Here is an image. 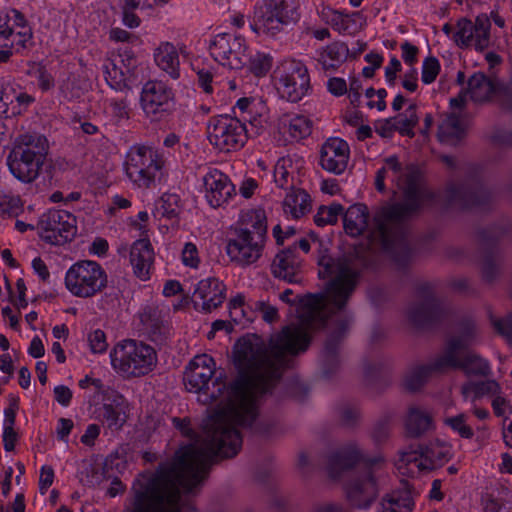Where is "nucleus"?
Wrapping results in <instances>:
<instances>
[{
	"label": "nucleus",
	"instance_id": "6",
	"mask_svg": "<svg viewBox=\"0 0 512 512\" xmlns=\"http://www.w3.org/2000/svg\"><path fill=\"white\" fill-rule=\"evenodd\" d=\"M164 159L151 146L133 145L128 150L124 169L128 179L138 188L149 189L162 175Z\"/></svg>",
	"mask_w": 512,
	"mask_h": 512
},
{
	"label": "nucleus",
	"instance_id": "17",
	"mask_svg": "<svg viewBox=\"0 0 512 512\" xmlns=\"http://www.w3.org/2000/svg\"><path fill=\"white\" fill-rule=\"evenodd\" d=\"M350 148L346 141L334 137L324 142L320 151L321 167L333 174H342L348 165Z\"/></svg>",
	"mask_w": 512,
	"mask_h": 512
},
{
	"label": "nucleus",
	"instance_id": "46",
	"mask_svg": "<svg viewBox=\"0 0 512 512\" xmlns=\"http://www.w3.org/2000/svg\"><path fill=\"white\" fill-rule=\"evenodd\" d=\"M22 201L18 196L3 195L0 196V216L16 217L22 211Z\"/></svg>",
	"mask_w": 512,
	"mask_h": 512
},
{
	"label": "nucleus",
	"instance_id": "29",
	"mask_svg": "<svg viewBox=\"0 0 512 512\" xmlns=\"http://www.w3.org/2000/svg\"><path fill=\"white\" fill-rule=\"evenodd\" d=\"M438 355L428 364L412 367L404 376L405 389L414 392L421 389L427 381L437 373H443L446 369L437 368Z\"/></svg>",
	"mask_w": 512,
	"mask_h": 512
},
{
	"label": "nucleus",
	"instance_id": "44",
	"mask_svg": "<svg viewBox=\"0 0 512 512\" xmlns=\"http://www.w3.org/2000/svg\"><path fill=\"white\" fill-rule=\"evenodd\" d=\"M19 23H23V14L18 10L13 9L0 16V43L9 39L13 29Z\"/></svg>",
	"mask_w": 512,
	"mask_h": 512
},
{
	"label": "nucleus",
	"instance_id": "63",
	"mask_svg": "<svg viewBox=\"0 0 512 512\" xmlns=\"http://www.w3.org/2000/svg\"><path fill=\"white\" fill-rule=\"evenodd\" d=\"M255 309L258 310L261 313L262 318L269 323H272L278 319V311L276 307L263 302L259 301L255 304Z\"/></svg>",
	"mask_w": 512,
	"mask_h": 512
},
{
	"label": "nucleus",
	"instance_id": "60",
	"mask_svg": "<svg viewBox=\"0 0 512 512\" xmlns=\"http://www.w3.org/2000/svg\"><path fill=\"white\" fill-rule=\"evenodd\" d=\"M33 73L41 90L47 91L54 86L52 75L43 66H35Z\"/></svg>",
	"mask_w": 512,
	"mask_h": 512
},
{
	"label": "nucleus",
	"instance_id": "34",
	"mask_svg": "<svg viewBox=\"0 0 512 512\" xmlns=\"http://www.w3.org/2000/svg\"><path fill=\"white\" fill-rule=\"evenodd\" d=\"M465 134V127L459 116L452 113L442 120L438 127V139L440 142L455 145Z\"/></svg>",
	"mask_w": 512,
	"mask_h": 512
},
{
	"label": "nucleus",
	"instance_id": "8",
	"mask_svg": "<svg viewBox=\"0 0 512 512\" xmlns=\"http://www.w3.org/2000/svg\"><path fill=\"white\" fill-rule=\"evenodd\" d=\"M108 276L102 266L91 260L74 263L66 272L65 287L75 297L91 298L102 292Z\"/></svg>",
	"mask_w": 512,
	"mask_h": 512
},
{
	"label": "nucleus",
	"instance_id": "62",
	"mask_svg": "<svg viewBox=\"0 0 512 512\" xmlns=\"http://www.w3.org/2000/svg\"><path fill=\"white\" fill-rule=\"evenodd\" d=\"M476 385L478 398H481L485 395H491L495 397L500 392V386L494 380L478 382Z\"/></svg>",
	"mask_w": 512,
	"mask_h": 512
},
{
	"label": "nucleus",
	"instance_id": "12",
	"mask_svg": "<svg viewBox=\"0 0 512 512\" xmlns=\"http://www.w3.org/2000/svg\"><path fill=\"white\" fill-rule=\"evenodd\" d=\"M264 245L261 230L251 233L247 229H235L234 236L227 242L226 253L231 262L247 267L260 259Z\"/></svg>",
	"mask_w": 512,
	"mask_h": 512
},
{
	"label": "nucleus",
	"instance_id": "56",
	"mask_svg": "<svg viewBox=\"0 0 512 512\" xmlns=\"http://www.w3.org/2000/svg\"><path fill=\"white\" fill-rule=\"evenodd\" d=\"M254 105V101L250 98H241L237 101L235 109L239 111L242 122L246 121L254 125V122L257 120L255 117H252Z\"/></svg>",
	"mask_w": 512,
	"mask_h": 512
},
{
	"label": "nucleus",
	"instance_id": "2",
	"mask_svg": "<svg viewBox=\"0 0 512 512\" xmlns=\"http://www.w3.org/2000/svg\"><path fill=\"white\" fill-rule=\"evenodd\" d=\"M385 167L387 172L393 173V179L404 194L402 203L385 206L377 211L370 228L372 240L388 250L403 236L406 220L419 210L423 195L419 186L420 175L415 167L403 169L396 156L386 158Z\"/></svg>",
	"mask_w": 512,
	"mask_h": 512
},
{
	"label": "nucleus",
	"instance_id": "53",
	"mask_svg": "<svg viewBox=\"0 0 512 512\" xmlns=\"http://www.w3.org/2000/svg\"><path fill=\"white\" fill-rule=\"evenodd\" d=\"M440 71L439 61L435 57H428L423 61L421 80L425 84L435 81Z\"/></svg>",
	"mask_w": 512,
	"mask_h": 512
},
{
	"label": "nucleus",
	"instance_id": "28",
	"mask_svg": "<svg viewBox=\"0 0 512 512\" xmlns=\"http://www.w3.org/2000/svg\"><path fill=\"white\" fill-rule=\"evenodd\" d=\"M404 426L410 437H420L434 429L433 416L426 409L412 406L407 411Z\"/></svg>",
	"mask_w": 512,
	"mask_h": 512
},
{
	"label": "nucleus",
	"instance_id": "45",
	"mask_svg": "<svg viewBox=\"0 0 512 512\" xmlns=\"http://www.w3.org/2000/svg\"><path fill=\"white\" fill-rule=\"evenodd\" d=\"M142 322L151 329L153 333H165L168 330L167 321L162 310L150 308L142 315Z\"/></svg>",
	"mask_w": 512,
	"mask_h": 512
},
{
	"label": "nucleus",
	"instance_id": "57",
	"mask_svg": "<svg viewBox=\"0 0 512 512\" xmlns=\"http://www.w3.org/2000/svg\"><path fill=\"white\" fill-rule=\"evenodd\" d=\"M337 347L338 341L336 338L332 337L327 340L322 353V362L324 366L331 365L332 367H335L337 365Z\"/></svg>",
	"mask_w": 512,
	"mask_h": 512
},
{
	"label": "nucleus",
	"instance_id": "30",
	"mask_svg": "<svg viewBox=\"0 0 512 512\" xmlns=\"http://www.w3.org/2000/svg\"><path fill=\"white\" fill-rule=\"evenodd\" d=\"M349 48L343 42H333L317 51V61L325 71H336L348 58Z\"/></svg>",
	"mask_w": 512,
	"mask_h": 512
},
{
	"label": "nucleus",
	"instance_id": "19",
	"mask_svg": "<svg viewBox=\"0 0 512 512\" xmlns=\"http://www.w3.org/2000/svg\"><path fill=\"white\" fill-rule=\"evenodd\" d=\"M496 92V85L492 79L483 73H474L467 83V88L460 94L450 100L452 107H462L469 97L475 103H484L489 101Z\"/></svg>",
	"mask_w": 512,
	"mask_h": 512
},
{
	"label": "nucleus",
	"instance_id": "50",
	"mask_svg": "<svg viewBox=\"0 0 512 512\" xmlns=\"http://www.w3.org/2000/svg\"><path fill=\"white\" fill-rule=\"evenodd\" d=\"M356 15L357 13L346 15L339 12H333L331 16V25L339 33L351 34L355 30L353 29V26L355 25L353 17Z\"/></svg>",
	"mask_w": 512,
	"mask_h": 512
},
{
	"label": "nucleus",
	"instance_id": "1",
	"mask_svg": "<svg viewBox=\"0 0 512 512\" xmlns=\"http://www.w3.org/2000/svg\"><path fill=\"white\" fill-rule=\"evenodd\" d=\"M320 278H328L325 291L300 299L297 320L270 338L267 345L257 335H249L234 346L239 376L230 386L216 378L215 362L207 354L195 356L184 373L189 392L202 393L204 404L218 402V409L204 423L200 439L177 451L175 459L156 473L141 474L133 483V512H189L193 506L188 495L206 478L217 457L238 454L242 437L238 426L252 427L262 397L270 392L287 364V357L304 352L311 334L337 315L338 332L343 333L353 317L347 304L358 284L359 272L350 259H322Z\"/></svg>",
	"mask_w": 512,
	"mask_h": 512
},
{
	"label": "nucleus",
	"instance_id": "4",
	"mask_svg": "<svg viewBox=\"0 0 512 512\" xmlns=\"http://www.w3.org/2000/svg\"><path fill=\"white\" fill-rule=\"evenodd\" d=\"M48 152L47 139L38 134L19 135L7 157L10 172L18 180L30 183L41 170Z\"/></svg>",
	"mask_w": 512,
	"mask_h": 512
},
{
	"label": "nucleus",
	"instance_id": "25",
	"mask_svg": "<svg viewBox=\"0 0 512 512\" xmlns=\"http://www.w3.org/2000/svg\"><path fill=\"white\" fill-rule=\"evenodd\" d=\"M362 455L355 444H348L333 450L327 457V471L332 478H337L341 473L351 469Z\"/></svg>",
	"mask_w": 512,
	"mask_h": 512
},
{
	"label": "nucleus",
	"instance_id": "18",
	"mask_svg": "<svg viewBox=\"0 0 512 512\" xmlns=\"http://www.w3.org/2000/svg\"><path fill=\"white\" fill-rule=\"evenodd\" d=\"M225 292V285L216 278L199 281L192 296L195 309L211 312L223 303Z\"/></svg>",
	"mask_w": 512,
	"mask_h": 512
},
{
	"label": "nucleus",
	"instance_id": "51",
	"mask_svg": "<svg viewBox=\"0 0 512 512\" xmlns=\"http://www.w3.org/2000/svg\"><path fill=\"white\" fill-rule=\"evenodd\" d=\"M18 88V85L10 82L5 83L0 88V108L3 110V114L11 110L13 104H15V100L17 99L16 92Z\"/></svg>",
	"mask_w": 512,
	"mask_h": 512
},
{
	"label": "nucleus",
	"instance_id": "3",
	"mask_svg": "<svg viewBox=\"0 0 512 512\" xmlns=\"http://www.w3.org/2000/svg\"><path fill=\"white\" fill-rule=\"evenodd\" d=\"M478 327L474 320L462 321L456 332L445 343L442 352L438 355L437 368L461 369L467 375L487 376L490 366L487 360L466 350L477 342Z\"/></svg>",
	"mask_w": 512,
	"mask_h": 512
},
{
	"label": "nucleus",
	"instance_id": "26",
	"mask_svg": "<svg viewBox=\"0 0 512 512\" xmlns=\"http://www.w3.org/2000/svg\"><path fill=\"white\" fill-rule=\"evenodd\" d=\"M154 262V251L147 239H139L130 250V263L134 274L141 280H147Z\"/></svg>",
	"mask_w": 512,
	"mask_h": 512
},
{
	"label": "nucleus",
	"instance_id": "55",
	"mask_svg": "<svg viewBox=\"0 0 512 512\" xmlns=\"http://www.w3.org/2000/svg\"><path fill=\"white\" fill-rule=\"evenodd\" d=\"M182 263L190 268H198L200 256L196 245L192 242L185 243L181 253Z\"/></svg>",
	"mask_w": 512,
	"mask_h": 512
},
{
	"label": "nucleus",
	"instance_id": "15",
	"mask_svg": "<svg viewBox=\"0 0 512 512\" xmlns=\"http://www.w3.org/2000/svg\"><path fill=\"white\" fill-rule=\"evenodd\" d=\"M141 107L152 120H159L173 106V93L166 84L160 81H148L141 91Z\"/></svg>",
	"mask_w": 512,
	"mask_h": 512
},
{
	"label": "nucleus",
	"instance_id": "48",
	"mask_svg": "<svg viewBox=\"0 0 512 512\" xmlns=\"http://www.w3.org/2000/svg\"><path fill=\"white\" fill-rule=\"evenodd\" d=\"M501 259L493 256H487L484 258L481 266L482 278L486 282H493L501 273Z\"/></svg>",
	"mask_w": 512,
	"mask_h": 512
},
{
	"label": "nucleus",
	"instance_id": "39",
	"mask_svg": "<svg viewBox=\"0 0 512 512\" xmlns=\"http://www.w3.org/2000/svg\"><path fill=\"white\" fill-rule=\"evenodd\" d=\"M242 221L244 226L240 227L239 229H247L251 233L261 230L263 232V240H266L267 222L264 210H249L243 216Z\"/></svg>",
	"mask_w": 512,
	"mask_h": 512
},
{
	"label": "nucleus",
	"instance_id": "7",
	"mask_svg": "<svg viewBox=\"0 0 512 512\" xmlns=\"http://www.w3.org/2000/svg\"><path fill=\"white\" fill-rule=\"evenodd\" d=\"M384 460L376 457L365 461L346 486V496L350 504L358 509H367L375 501L379 486L385 477Z\"/></svg>",
	"mask_w": 512,
	"mask_h": 512
},
{
	"label": "nucleus",
	"instance_id": "37",
	"mask_svg": "<svg viewBox=\"0 0 512 512\" xmlns=\"http://www.w3.org/2000/svg\"><path fill=\"white\" fill-rule=\"evenodd\" d=\"M31 38L32 30L23 16V23L17 24L9 36V39L0 43V46L19 51L26 47V44L31 40Z\"/></svg>",
	"mask_w": 512,
	"mask_h": 512
},
{
	"label": "nucleus",
	"instance_id": "33",
	"mask_svg": "<svg viewBox=\"0 0 512 512\" xmlns=\"http://www.w3.org/2000/svg\"><path fill=\"white\" fill-rule=\"evenodd\" d=\"M311 209L309 194L300 188L292 187L283 201V210L286 215L298 219L307 214Z\"/></svg>",
	"mask_w": 512,
	"mask_h": 512
},
{
	"label": "nucleus",
	"instance_id": "35",
	"mask_svg": "<svg viewBox=\"0 0 512 512\" xmlns=\"http://www.w3.org/2000/svg\"><path fill=\"white\" fill-rule=\"evenodd\" d=\"M414 501L407 489L394 491L383 498L379 512H412Z\"/></svg>",
	"mask_w": 512,
	"mask_h": 512
},
{
	"label": "nucleus",
	"instance_id": "9",
	"mask_svg": "<svg viewBox=\"0 0 512 512\" xmlns=\"http://www.w3.org/2000/svg\"><path fill=\"white\" fill-rule=\"evenodd\" d=\"M273 79L282 97L290 102L300 101L311 89L308 69L299 60H283L274 70Z\"/></svg>",
	"mask_w": 512,
	"mask_h": 512
},
{
	"label": "nucleus",
	"instance_id": "64",
	"mask_svg": "<svg viewBox=\"0 0 512 512\" xmlns=\"http://www.w3.org/2000/svg\"><path fill=\"white\" fill-rule=\"evenodd\" d=\"M328 91L334 96H342L348 92V87L345 79L340 77L330 78L327 82Z\"/></svg>",
	"mask_w": 512,
	"mask_h": 512
},
{
	"label": "nucleus",
	"instance_id": "58",
	"mask_svg": "<svg viewBox=\"0 0 512 512\" xmlns=\"http://www.w3.org/2000/svg\"><path fill=\"white\" fill-rule=\"evenodd\" d=\"M88 341L93 353H103L108 347L106 342V335L100 329L91 332L89 334Z\"/></svg>",
	"mask_w": 512,
	"mask_h": 512
},
{
	"label": "nucleus",
	"instance_id": "42",
	"mask_svg": "<svg viewBox=\"0 0 512 512\" xmlns=\"http://www.w3.org/2000/svg\"><path fill=\"white\" fill-rule=\"evenodd\" d=\"M467 421L468 416L464 413L447 416L443 419V423L454 433L458 434L461 438L471 439L474 436V431Z\"/></svg>",
	"mask_w": 512,
	"mask_h": 512
},
{
	"label": "nucleus",
	"instance_id": "32",
	"mask_svg": "<svg viewBox=\"0 0 512 512\" xmlns=\"http://www.w3.org/2000/svg\"><path fill=\"white\" fill-rule=\"evenodd\" d=\"M369 212L364 204H354L350 206L343 216L345 232L357 237L368 229Z\"/></svg>",
	"mask_w": 512,
	"mask_h": 512
},
{
	"label": "nucleus",
	"instance_id": "36",
	"mask_svg": "<svg viewBox=\"0 0 512 512\" xmlns=\"http://www.w3.org/2000/svg\"><path fill=\"white\" fill-rule=\"evenodd\" d=\"M491 23L486 15L478 16L475 22H472V37L470 46L477 50H483L490 43Z\"/></svg>",
	"mask_w": 512,
	"mask_h": 512
},
{
	"label": "nucleus",
	"instance_id": "41",
	"mask_svg": "<svg viewBox=\"0 0 512 512\" xmlns=\"http://www.w3.org/2000/svg\"><path fill=\"white\" fill-rule=\"evenodd\" d=\"M263 4L274 12H277L290 23L296 21L298 18L297 0H265Z\"/></svg>",
	"mask_w": 512,
	"mask_h": 512
},
{
	"label": "nucleus",
	"instance_id": "24",
	"mask_svg": "<svg viewBox=\"0 0 512 512\" xmlns=\"http://www.w3.org/2000/svg\"><path fill=\"white\" fill-rule=\"evenodd\" d=\"M94 419L111 431L120 430L127 420V404L123 397H115L95 408Z\"/></svg>",
	"mask_w": 512,
	"mask_h": 512
},
{
	"label": "nucleus",
	"instance_id": "11",
	"mask_svg": "<svg viewBox=\"0 0 512 512\" xmlns=\"http://www.w3.org/2000/svg\"><path fill=\"white\" fill-rule=\"evenodd\" d=\"M37 233L46 243L64 245L77 235L76 217L66 210L50 209L39 217Z\"/></svg>",
	"mask_w": 512,
	"mask_h": 512
},
{
	"label": "nucleus",
	"instance_id": "43",
	"mask_svg": "<svg viewBox=\"0 0 512 512\" xmlns=\"http://www.w3.org/2000/svg\"><path fill=\"white\" fill-rule=\"evenodd\" d=\"M343 210V206L340 204L321 206L314 216V222L319 227L333 225L337 222L338 217L343 214Z\"/></svg>",
	"mask_w": 512,
	"mask_h": 512
},
{
	"label": "nucleus",
	"instance_id": "16",
	"mask_svg": "<svg viewBox=\"0 0 512 512\" xmlns=\"http://www.w3.org/2000/svg\"><path fill=\"white\" fill-rule=\"evenodd\" d=\"M205 198L216 209L225 207L236 195L235 186L229 177L217 168H208L203 176Z\"/></svg>",
	"mask_w": 512,
	"mask_h": 512
},
{
	"label": "nucleus",
	"instance_id": "40",
	"mask_svg": "<svg viewBox=\"0 0 512 512\" xmlns=\"http://www.w3.org/2000/svg\"><path fill=\"white\" fill-rule=\"evenodd\" d=\"M180 212V198L177 194L165 193L156 205V213L161 217L173 219Z\"/></svg>",
	"mask_w": 512,
	"mask_h": 512
},
{
	"label": "nucleus",
	"instance_id": "10",
	"mask_svg": "<svg viewBox=\"0 0 512 512\" xmlns=\"http://www.w3.org/2000/svg\"><path fill=\"white\" fill-rule=\"evenodd\" d=\"M207 131L210 143L222 152L239 150L248 137L245 124L239 118L228 115L211 118Z\"/></svg>",
	"mask_w": 512,
	"mask_h": 512
},
{
	"label": "nucleus",
	"instance_id": "20",
	"mask_svg": "<svg viewBox=\"0 0 512 512\" xmlns=\"http://www.w3.org/2000/svg\"><path fill=\"white\" fill-rule=\"evenodd\" d=\"M445 313L446 309L443 303L432 294L413 303L407 310L409 320L417 326L429 325L440 321Z\"/></svg>",
	"mask_w": 512,
	"mask_h": 512
},
{
	"label": "nucleus",
	"instance_id": "22",
	"mask_svg": "<svg viewBox=\"0 0 512 512\" xmlns=\"http://www.w3.org/2000/svg\"><path fill=\"white\" fill-rule=\"evenodd\" d=\"M449 201L462 208H474L485 205L489 200L488 192L477 180L471 183L452 185L448 190Z\"/></svg>",
	"mask_w": 512,
	"mask_h": 512
},
{
	"label": "nucleus",
	"instance_id": "23",
	"mask_svg": "<svg viewBox=\"0 0 512 512\" xmlns=\"http://www.w3.org/2000/svg\"><path fill=\"white\" fill-rule=\"evenodd\" d=\"M301 263L302 259L295 253V247H288L275 256L272 273L289 283H298L301 281Z\"/></svg>",
	"mask_w": 512,
	"mask_h": 512
},
{
	"label": "nucleus",
	"instance_id": "13",
	"mask_svg": "<svg viewBox=\"0 0 512 512\" xmlns=\"http://www.w3.org/2000/svg\"><path fill=\"white\" fill-rule=\"evenodd\" d=\"M246 40L241 35L219 33L209 44L210 55L224 67L240 69L248 61Z\"/></svg>",
	"mask_w": 512,
	"mask_h": 512
},
{
	"label": "nucleus",
	"instance_id": "31",
	"mask_svg": "<svg viewBox=\"0 0 512 512\" xmlns=\"http://www.w3.org/2000/svg\"><path fill=\"white\" fill-rule=\"evenodd\" d=\"M279 129L298 141L308 137L312 132V121L304 115L284 114L278 121Z\"/></svg>",
	"mask_w": 512,
	"mask_h": 512
},
{
	"label": "nucleus",
	"instance_id": "54",
	"mask_svg": "<svg viewBox=\"0 0 512 512\" xmlns=\"http://www.w3.org/2000/svg\"><path fill=\"white\" fill-rule=\"evenodd\" d=\"M490 322L494 329L512 344V314L505 318L490 316Z\"/></svg>",
	"mask_w": 512,
	"mask_h": 512
},
{
	"label": "nucleus",
	"instance_id": "52",
	"mask_svg": "<svg viewBox=\"0 0 512 512\" xmlns=\"http://www.w3.org/2000/svg\"><path fill=\"white\" fill-rule=\"evenodd\" d=\"M272 66V58L268 54L257 53L250 59V70L256 76H264Z\"/></svg>",
	"mask_w": 512,
	"mask_h": 512
},
{
	"label": "nucleus",
	"instance_id": "27",
	"mask_svg": "<svg viewBox=\"0 0 512 512\" xmlns=\"http://www.w3.org/2000/svg\"><path fill=\"white\" fill-rule=\"evenodd\" d=\"M183 48L178 49L173 43L163 41L154 50L153 56L156 65L172 79L180 77L179 52L183 53Z\"/></svg>",
	"mask_w": 512,
	"mask_h": 512
},
{
	"label": "nucleus",
	"instance_id": "38",
	"mask_svg": "<svg viewBox=\"0 0 512 512\" xmlns=\"http://www.w3.org/2000/svg\"><path fill=\"white\" fill-rule=\"evenodd\" d=\"M395 121V129L403 136L410 138L414 137V127L418 123V116L416 113V106L411 104L404 113H401L395 117H392Z\"/></svg>",
	"mask_w": 512,
	"mask_h": 512
},
{
	"label": "nucleus",
	"instance_id": "49",
	"mask_svg": "<svg viewBox=\"0 0 512 512\" xmlns=\"http://www.w3.org/2000/svg\"><path fill=\"white\" fill-rule=\"evenodd\" d=\"M452 37L458 46H470L472 37V21L466 18H461L457 22V31L453 33Z\"/></svg>",
	"mask_w": 512,
	"mask_h": 512
},
{
	"label": "nucleus",
	"instance_id": "61",
	"mask_svg": "<svg viewBox=\"0 0 512 512\" xmlns=\"http://www.w3.org/2000/svg\"><path fill=\"white\" fill-rule=\"evenodd\" d=\"M16 98L15 104H13L11 109L12 114H20L35 100L33 96L27 94L20 86L16 92Z\"/></svg>",
	"mask_w": 512,
	"mask_h": 512
},
{
	"label": "nucleus",
	"instance_id": "47",
	"mask_svg": "<svg viewBox=\"0 0 512 512\" xmlns=\"http://www.w3.org/2000/svg\"><path fill=\"white\" fill-rule=\"evenodd\" d=\"M287 164L291 165L289 159H280L274 167V181L279 188L285 189L287 187L292 188V176L287 169Z\"/></svg>",
	"mask_w": 512,
	"mask_h": 512
},
{
	"label": "nucleus",
	"instance_id": "59",
	"mask_svg": "<svg viewBox=\"0 0 512 512\" xmlns=\"http://www.w3.org/2000/svg\"><path fill=\"white\" fill-rule=\"evenodd\" d=\"M110 114L116 123H120L123 120H127L129 118V109L127 102L123 99L112 100L110 102Z\"/></svg>",
	"mask_w": 512,
	"mask_h": 512
},
{
	"label": "nucleus",
	"instance_id": "21",
	"mask_svg": "<svg viewBox=\"0 0 512 512\" xmlns=\"http://www.w3.org/2000/svg\"><path fill=\"white\" fill-rule=\"evenodd\" d=\"M289 24V21L261 3L254 7L250 28L258 35L275 37Z\"/></svg>",
	"mask_w": 512,
	"mask_h": 512
},
{
	"label": "nucleus",
	"instance_id": "14",
	"mask_svg": "<svg viewBox=\"0 0 512 512\" xmlns=\"http://www.w3.org/2000/svg\"><path fill=\"white\" fill-rule=\"evenodd\" d=\"M450 457V446L445 442L435 440L419 449L402 452L400 462L407 466L411 473L414 472V469L426 472L443 466Z\"/></svg>",
	"mask_w": 512,
	"mask_h": 512
},
{
	"label": "nucleus",
	"instance_id": "5",
	"mask_svg": "<svg viewBox=\"0 0 512 512\" xmlns=\"http://www.w3.org/2000/svg\"><path fill=\"white\" fill-rule=\"evenodd\" d=\"M110 358L113 369L127 378L149 374L158 362L152 346L133 339L117 343L110 352Z\"/></svg>",
	"mask_w": 512,
	"mask_h": 512
}]
</instances>
